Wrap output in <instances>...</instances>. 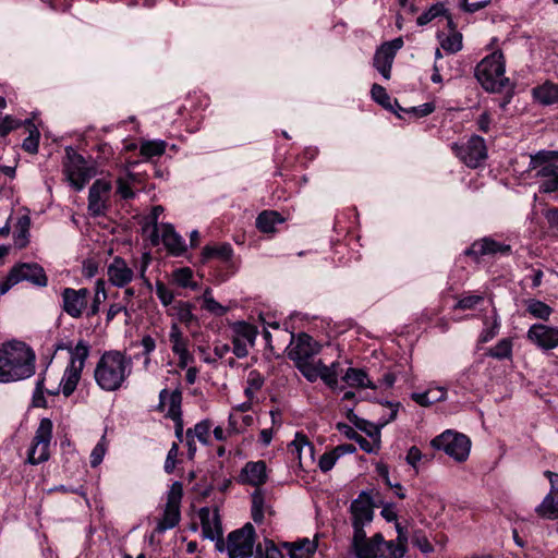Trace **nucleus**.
I'll use <instances>...</instances> for the list:
<instances>
[{
	"label": "nucleus",
	"instance_id": "2eb2a0df",
	"mask_svg": "<svg viewBox=\"0 0 558 558\" xmlns=\"http://www.w3.org/2000/svg\"><path fill=\"white\" fill-rule=\"evenodd\" d=\"M527 339L543 350H551L558 347V328L534 324L527 331Z\"/></svg>",
	"mask_w": 558,
	"mask_h": 558
},
{
	"label": "nucleus",
	"instance_id": "423d86ee",
	"mask_svg": "<svg viewBox=\"0 0 558 558\" xmlns=\"http://www.w3.org/2000/svg\"><path fill=\"white\" fill-rule=\"evenodd\" d=\"M436 450H442L457 462H464L471 450V439L461 433L447 429L430 441Z\"/></svg>",
	"mask_w": 558,
	"mask_h": 558
},
{
	"label": "nucleus",
	"instance_id": "338daca9",
	"mask_svg": "<svg viewBox=\"0 0 558 558\" xmlns=\"http://www.w3.org/2000/svg\"><path fill=\"white\" fill-rule=\"evenodd\" d=\"M435 110V105L433 102H425L416 107H412L409 111L413 112L416 117L423 118L430 113H433Z\"/></svg>",
	"mask_w": 558,
	"mask_h": 558
},
{
	"label": "nucleus",
	"instance_id": "603ef678",
	"mask_svg": "<svg viewBox=\"0 0 558 558\" xmlns=\"http://www.w3.org/2000/svg\"><path fill=\"white\" fill-rule=\"evenodd\" d=\"M175 310L178 319L181 323L190 325L195 319L192 313V305L189 302H179Z\"/></svg>",
	"mask_w": 558,
	"mask_h": 558
},
{
	"label": "nucleus",
	"instance_id": "13d9d810",
	"mask_svg": "<svg viewBox=\"0 0 558 558\" xmlns=\"http://www.w3.org/2000/svg\"><path fill=\"white\" fill-rule=\"evenodd\" d=\"M338 456L335 450L325 452L318 460V466L322 472L326 473L330 471L338 460Z\"/></svg>",
	"mask_w": 558,
	"mask_h": 558
},
{
	"label": "nucleus",
	"instance_id": "de8ad7c7",
	"mask_svg": "<svg viewBox=\"0 0 558 558\" xmlns=\"http://www.w3.org/2000/svg\"><path fill=\"white\" fill-rule=\"evenodd\" d=\"M484 301L480 294H462L454 305L456 310H473Z\"/></svg>",
	"mask_w": 558,
	"mask_h": 558
},
{
	"label": "nucleus",
	"instance_id": "6ab92c4d",
	"mask_svg": "<svg viewBox=\"0 0 558 558\" xmlns=\"http://www.w3.org/2000/svg\"><path fill=\"white\" fill-rule=\"evenodd\" d=\"M267 466L265 461H250L241 471L240 478L242 483L259 487L267 481Z\"/></svg>",
	"mask_w": 558,
	"mask_h": 558
},
{
	"label": "nucleus",
	"instance_id": "8fccbe9b",
	"mask_svg": "<svg viewBox=\"0 0 558 558\" xmlns=\"http://www.w3.org/2000/svg\"><path fill=\"white\" fill-rule=\"evenodd\" d=\"M553 157H558V151L541 150L537 154L531 156L529 168L531 170H534V169L538 170V169H541L542 166L549 165L548 161Z\"/></svg>",
	"mask_w": 558,
	"mask_h": 558
},
{
	"label": "nucleus",
	"instance_id": "b1692460",
	"mask_svg": "<svg viewBox=\"0 0 558 558\" xmlns=\"http://www.w3.org/2000/svg\"><path fill=\"white\" fill-rule=\"evenodd\" d=\"M534 99L544 106L558 104V85L551 82L536 86L532 89Z\"/></svg>",
	"mask_w": 558,
	"mask_h": 558
},
{
	"label": "nucleus",
	"instance_id": "0e129e2a",
	"mask_svg": "<svg viewBox=\"0 0 558 558\" xmlns=\"http://www.w3.org/2000/svg\"><path fill=\"white\" fill-rule=\"evenodd\" d=\"M99 268V262L92 257L83 262L82 272L86 278H93L97 275Z\"/></svg>",
	"mask_w": 558,
	"mask_h": 558
},
{
	"label": "nucleus",
	"instance_id": "e2e57ef3",
	"mask_svg": "<svg viewBox=\"0 0 558 558\" xmlns=\"http://www.w3.org/2000/svg\"><path fill=\"white\" fill-rule=\"evenodd\" d=\"M423 458H424V456L422 454V451L416 446H412L408 450L405 461L409 465H411L415 470V473H417L418 472L417 464Z\"/></svg>",
	"mask_w": 558,
	"mask_h": 558
},
{
	"label": "nucleus",
	"instance_id": "864d4df0",
	"mask_svg": "<svg viewBox=\"0 0 558 558\" xmlns=\"http://www.w3.org/2000/svg\"><path fill=\"white\" fill-rule=\"evenodd\" d=\"M210 428L211 422L209 420H203L194 426L196 438L204 445L209 442Z\"/></svg>",
	"mask_w": 558,
	"mask_h": 558
},
{
	"label": "nucleus",
	"instance_id": "c03bdc74",
	"mask_svg": "<svg viewBox=\"0 0 558 558\" xmlns=\"http://www.w3.org/2000/svg\"><path fill=\"white\" fill-rule=\"evenodd\" d=\"M440 45L445 51L456 53L462 49V35L458 32H453L441 39Z\"/></svg>",
	"mask_w": 558,
	"mask_h": 558
},
{
	"label": "nucleus",
	"instance_id": "f704fd0d",
	"mask_svg": "<svg viewBox=\"0 0 558 558\" xmlns=\"http://www.w3.org/2000/svg\"><path fill=\"white\" fill-rule=\"evenodd\" d=\"M167 147L162 140L145 141L141 144V155L147 159L161 156Z\"/></svg>",
	"mask_w": 558,
	"mask_h": 558
},
{
	"label": "nucleus",
	"instance_id": "aec40b11",
	"mask_svg": "<svg viewBox=\"0 0 558 558\" xmlns=\"http://www.w3.org/2000/svg\"><path fill=\"white\" fill-rule=\"evenodd\" d=\"M288 448L293 458L299 460L301 466L314 461V446L302 433H296Z\"/></svg>",
	"mask_w": 558,
	"mask_h": 558
},
{
	"label": "nucleus",
	"instance_id": "3c124183",
	"mask_svg": "<svg viewBox=\"0 0 558 558\" xmlns=\"http://www.w3.org/2000/svg\"><path fill=\"white\" fill-rule=\"evenodd\" d=\"M173 280L181 288L193 287V271L189 267H182L173 271Z\"/></svg>",
	"mask_w": 558,
	"mask_h": 558
},
{
	"label": "nucleus",
	"instance_id": "a19ab883",
	"mask_svg": "<svg viewBox=\"0 0 558 558\" xmlns=\"http://www.w3.org/2000/svg\"><path fill=\"white\" fill-rule=\"evenodd\" d=\"M29 226H31V219L27 215H22L17 218L14 227H13V236L15 241H24L27 240V236L29 235Z\"/></svg>",
	"mask_w": 558,
	"mask_h": 558
},
{
	"label": "nucleus",
	"instance_id": "0eeeda50",
	"mask_svg": "<svg viewBox=\"0 0 558 558\" xmlns=\"http://www.w3.org/2000/svg\"><path fill=\"white\" fill-rule=\"evenodd\" d=\"M96 173L97 170L94 162L86 160L72 148L66 149L64 174L71 186L76 191H81Z\"/></svg>",
	"mask_w": 558,
	"mask_h": 558
},
{
	"label": "nucleus",
	"instance_id": "052dcab7",
	"mask_svg": "<svg viewBox=\"0 0 558 558\" xmlns=\"http://www.w3.org/2000/svg\"><path fill=\"white\" fill-rule=\"evenodd\" d=\"M178 453H179V444L173 442L170 450L168 451V454H167V458L165 461V465H163L165 472L167 474H171L174 471Z\"/></svg>",
	"mask_w": 558,
	"mask_h": 558
},
{
	"label": "nucleus",
	"instance_id": "4d7b16f0",
	"mask_svg": "<svg viewBox=\"0 0 558 558\" xmlns=\"http://www.w3.org/2000/svg\"><path fill=\"white\" fill-rule=\"evenodd\" d=\"M356 428L364 432L371 438H379L380 437V425H374L367 420L361 418L359 423L355 425Z\"/></svg>",
	"mask_w": 558,
	"mask_h": 558
},
{
	"label": "nucleus",
	"instance_id": "4c0bfd02",
	"mask_svg": "<svg viewBox=\"0 0 558 558\" xmlns=\"http://www.w3.org/2000/svg\"><path fill=\"white\" fill-rule=\"evenodd\" d=\"M490 357L497 360L510 359L512 355V342L510 339L504 338L488 351Z\"/></svg>",
	"mask_w": 558,
	"mask_h": 558
},
{
	"label": "nucleus",
	"instance_id": "6e6552de",
	"mask_svg": "<svg viewBox=\"0 0 558 558\" xmlns=\"http://www.w3.org/2000/svg\"><path fill=\"white\" fill-rule=\"evenodd\" d=\"M456 156L469 168L480 167L487 158L485 140L478 135H472L465 143L452 145Z\"/></svg>",
	"mask_w": 558,
	"mask_h": 558
},
{
	"label": "nucleus",
	"instance_id": "5701e85b",
	"mask_svg": "<svg viewBox=\"0 0 558 558\" xmlns=\"http://www.w3.org/2000/svg\"><path fill=\"white\" fill-rule=\"evenodd\" d=\"M539 179L538 191L541 193H553L558 190V167L555 165H544L535 173Z\"/></svg>",
	"mask_w": 558,
	"mask_h": 558
},
{
	"label": "nucleus",
	"instance_id": "412c9836",
	"mask_svg": "<svg viewBox=\"0 0 558 558\" xmlns=\"http://www.w3.org/2000/svg\"><path fill=\"white\" fill-rule=\"evenodd\" d=\"M109 281L119 288L125 287L133 279V270L128 266L124 259L116 257L108 266Z\"/></svg>",
	"mask_w": 558,
	"mask_h": 558
},
{
	"label": "nucleus",
	"instance_id": "f8f14e48",
	"mask_svg": "<svg viewBox=\"0 0 558 558\" xmlns=\"http://www.w3.org/2000/svg\"><path fill=\"white\" fill-rule=\"evenodd\" d=\"M111 187L109 180L99 179L94 182L88 195V211L90 215L100 216L106 213Z\"/></svg>",
	"mask_w": 558,
	"mask_h": 558
},
{
	"label": "nucleus",
	"instance_id": "c85d7f7f",
	"mask_svg": "<svg viewBox=\"0 0 558 558\" xmlns=\"http://www.w3.org/2000/svg\"><path fill=\"white\" fill-rule=\"evenodd\" d=\"M535 512L544 519H558V495L547 494L543 501L536 507Z\"/></svg>",
	"mask_w": 558,
	"mask_h": 558
},
{
	"label": "nucleus",
	"instance_id": "a878e982",
	"mask_svg": "<svg viewBox=\"0 0 558 558\" xmlns=\"http://www.w3.org/2000/svg\"><path fill=\"white\" fill-rule=\"evenodd\" d=\"M286 218L276 210H264L256 218V227L264 233H271L276 230L277 225H281Z\"/></svg>",
	"mask_w": 558,
	"mask_h": 558
},
{
	"label": "nucleus",
	"instance_id": "20e7f679",
	"mask_svg": "<svg viewBox=\"0 0 558 558\" xmlns=\"http://www.w3.org/2000/svg\"><path fill=\"white\" fill-rule=\"evenodd\" d=\"M475 76L488 92H500L509 82L505 75V59L500 51L485 57L475 68Z\"/></svg>",
	"mask_w": 558,
	"mask_h": 558
},
{
	"label": "nucleus",
	"instance_id": "9d476101",
	"mask_svg": "<svg viewBox=\"0 0 558 558\" xmlns=\"http://www.w3.org/2000/svg\"><path fill=\"white\" fill-rule=\"evenodd\" d=\"M167 399L169 401V409L166 416L174 422L175 437L179 442H182L184 428L181 411L182 392L179 389H175L169 393L167 389H162L159 393V408L165 405Z\"/></svg>",
	"mask_w": 558,
	"mask_h": 558
},
{
	"label": "nucleus",
	"instance_id": "09e8293b",
	"mask_svg": "<svg viewBox=\"0 0 558 558\" xmlns=\"http://www.w3.org/2000/svg\"><path fill=\"white\" fill-rule=\"evenodd\" d=\"M371 94H372L373 99L376 102L381 105L384 108L393 110L392 99L387 94L386 89L383 86H380L378 84H374L372 86Z\"/></svg>",
	"mask_w": 558,
	"mask_h": 558
},
{
	"label": "nucleus",
	"instance_id": "79ce46f5",
	"mask_svg": "<svg viewBox=\"0 0 558 558\" xmlns=\"http://www.w3.org/2000/svg\"><path fill=\"white\" fill-rule=\"evenodd\" d=\"M320 363L322 361H318L316 364L313 361H307L295 364V366L307 380L313 383L319 376Z\"/></svg>",
	"mask_w": 558,
	"mask_h": 558
},
{
	"label": "nucleus",
	"instance_id": "ddd939ff",
	"mask_svg": "<svg viewBox=\"0 0 558 558\" xmlns=\"http://www.w3.org/2000/svg\"><path fill=\"white\" fill-rule=\"evenodd\" d=\"M163 211L161 206H155L151 215L154 219V226L150 231L151 244H183V239L179 233L175 232L174 228L170 223L156 222L158 216Z\"/></svg>",
	"mask_w": 558,
	"mask_h": 558
},
{
	"label": "nucleus",
	"instance_id": "a18cd8bd",
	"mask_svg": "<svg viewBox=\"0 0 558 558\" xmlns=\"http://www.w3.org/2000/svg\"><path fill=\"white\" fill-rule=\"evenodd\" d=\"M509 252H510V246H478V251L474 250V246H471L465 250L464 254L466 256L474 255L475 259L478 260V255L484 256V255H489V254H495V253L506 254Z\"/></svg>",
	"mask_w": 558,
	"mask_h": 558
},
{
	"label": "nucleus",
	"instance_id": "9b49d317",
	"mask_svg": "<svg viewBox=\"0 0 558 558\" xmlns=\"http://www.w3.org/2000/svg\"><path fill=\"white\" fill-rule=\"evenodd\" d=\"M232 329V351L239 359L246 357L248 355L247 345H254L257 330L255 327L245 322L235 323Z\"/></svg>",
	"mask_w": 558,
	"mask_h": 558
},
{
	"label": "nucleus",
	"instance_id": "37998d69",
	"mask_svg": "<svg viewBox=\"0 0 558 558\" xmlns=\"http://www.w3.org/2000/svg\"><path fill=\"white\" fill-rule=\"evenodd\" d=\"M135 180V174L126 172L125 177H119L117 180V190L122 198H132L134 193L131 189V182Z\"/></svg>",
	"mask_w": 558,
	"mask_h": 558
},
{
	"label": "nucleus",
	"instance_id": "bb28decb",
	"mask_svg": "<svg viewBox=\"0 0 558 558\" xmlns=\"http://www.w3.org/2000/svg\"><path fill=\"white\" fill-rule=\"evenodd\" d=\"M83 369L73 365H68L60 381V387L64 397H70L76 389L81 380Z\"/></svg>",
	"mask_w": 558,
	"mask_h": 558
},
{
	"label": "nucleus",
	"instance_id": "774afa93",
	"mask_svg": "<svg viewBox=\"0 0 558 558\" xmlns=\"http://www.w3.org/2000/svg\"><path fill=\"white\" fill-rule=\"evenodd\" d=\"M337 430L344 435L348 439L355 440L359 437V433L349 424L339 422L336 425Z\"/></svg>",
	"mask_w": 558,
	"mask_h": 558
},
{
	"label": "nucleus",
	"instance_id": "39448f33",
	"mask_svg": "<svg viewBox=\"0 0 558 558\" xmlns=\"http://www.w3.org/2000/svg\"><path fill=\"white\" fill-rule=\"evenodd\" d=\"M255 529L251 523L228 535L227 551L230 558H263V546L254 553Z\"/></svg>",
	"mask_w": 558,
	"mask_h": 558
},
{
	"label": "nucleus",
	"instance_id": "473e14b6",
	"mask_svg": "<svg viewBox=\"0 0 558 558\" xmlns=\"http://www.w3.org/2000/svg\"><path fill=\"white\" fill-rule=\"evenodd\" d=\"M445 16L448 20V23H451L449 20V16L447 15V9L444 3H435L433 4L428 10L423 12L416 20L417 25L424 26L432 22L433 20L437 17Z\"/></svg>",
	"mask_w": 558,
	"mask_h": 558
},
{
	"label": "nucleus",
	"instance_id": "a211bd4d",
	"mask_svg": "<svg viewBox=\"0 0 558 558\" xmlns=\"http://www.w3.org/2000/svg\"><path fill=\"white\" fill-rule=\"evenodd\" d=\"M199 519L202 533L205 538L215 541V538L222 535V526L217 510L211 511L209 508L204 507L199 510Z\"/></svg>",
	"mask_w": 558,
	"mask_h": 558
},
{
	"label": "nucleus",
	"instance_id": "c756f323",
	"mask_svg": "<svg viewBox=\"0 0 558 558\" xmlns=\"http://www.w3.org/2000/svg\"><path fill=\"white\" fill-rule=\"evenodd\" d=\"M395 57L391 52H388L384 47H379L374 56V66L384 76V78H390L391 66Z\"/></svg>",
	"mask_w": 558,
	"mask_h": 558
},
{
	"label": "nucleus",
	"instance_id": "58836bf2",
	"mask_svg": "<svg viewBox=\"0 0 558 558\" xmlns=\"http://www.w3.org/2000/svg\"><path fill=\"white\" fill-rule=\"evenodd\" d=\"M337 363H332L330 366L320 363L319 378L330 388L336 389L338 386V374L336 367Z\"/></svg>",
	"mask_w": 558,
	"mask_h": 558
},
{
	"label": "nucleus",
	"instance_id": "6e6d98bb",
	"mask_svg": "<svg viewBox=\"0 0 558 558\" xmlns=\"http://www.w3.org/2000/svg\"><path fill=\"white\" fill-rule=\"evenodd\" d=\"M432 393L433 392H429V390L424 392H413L411 395V399L422 407H429L435 402L442 401V395H439V397H430Z\"/></svg>",
	"mask_w": 558,
	"mask_h": 558
},
{
	"label": "nucleus",
	"instance_id": "dca6fc26",
	"mask_svg": "<svg viewBox=\"0 0 558 558\" xmlns=\"http://www.w3.org/2000/svg\"><path fill=\"white\" fill-rule=\"evenodd\" d=\"M320 351V345L307 333H300L295 345L290 350L289 357L295 364L313 361V357Z\"/></svg>",
	"mask_w": 558,
	"mask_h": 558
},
{
	"label": "nucleus",
	"instance_id": "2f4dec72",
	"mask_svg": "<svg viewBox=\"0 0 558 558\" xmlns=\"http://www.w3.org/2000/svg\"><path fill=\"white\" fill-rule=\"evenodd\" d=\"M169 341L171 342V350L174 354L187 351L189 340L183 337V332L177 323L171 324Z\"/></svg>",
	"mask_w": 558,
	"mask_h": 558
},
{
	"label": "nucleus",
	"instance_id": "bf43d9fd",
	"mask_svg": "<svg viewBox=\"0 0 558 558\" xmlns=\"http://www.w3.org/2000/svg\"><path fill=\"white\" fill-rule=\"evenodd\" d=\"M156 295L165 306L171 304L174 298L172 291L161 281L156 282Z\"/></svg>",
	"mask_w": 558,
	"mask_h": 558
},
{
	"label": "nucleus",
	"instance_id": "4be33fe9",
	"mask_svg": "<svg viewBox=\"0 0 558 558\" xmlns=\"http://www.w3.org/2000/svg\"><path fill=\"white\" fill-rule=\"evenodd\" d=\"M51 438L52 422L49 418H43L37 427V448L40 446V454L37 457V464L49 460Z\"/></svg>",
	"mask_w": 558,
	"mask_h": 558
},
{
	"label": "nucleus",
	"instance_id": "f03ea898",
	"mask_svg": "<svg viewBox=\"0 0 558 558\" xmlns=\"http://www.w3.org/2000/svg\"><path fill=\"white\" fill-rule=\"evenodd\" d=\"M35 353L23 341L10 340L0 347V383L8 384L29 378L34 374Z\"/></svg>",
	"mask_w": 558,
	"mask_h": 558
},
{
	"label": "nucleus",
	"instance_id": "393cba45",
	"mask_svg": "<svg viewBox=\"0 0 558 558\" xmlns=\"http://www.w3.org/2000/svg\"><path fill=\"white\" fill-rule=\"evenodd\" d=\"M70 361L68 365H73L84 369L86 361L90 354V345L84 339H80L74 347L68 348Z\"/></svg>",
	"mask_w": 558,
	"mask_h": 558
},
{
	"label": "nucleus",
	"instance_id": "680f3d73",
	"mask_svg": "<svg viewBox=\"0 0 558 558\" xmlns=\"http://www.w3.org/2000/svg\"><path fill=\"white\" fill-rule=\"evenodd\" d=\"M248 387L245 388V396L252 400L254 397V391L259 390L264 384V380L259 377L258 374L251 373L248 377Z\"/></svg>",
	"mask_w": 558,
	"mask_h": 558
},
{
	"label": "nucleus",
	"instance_id": "c9c22d12",
	"mask_svg": "<svg viewBox=\"0 0 558 558\" xmlns=\"http://www.w3.org/2000/svg\"><path fill=\"white\" fill-rule=\"evenodd\" d=\"M34 116L29 119H26L24 121L16 119L10 114L8 116H0V136L4 137L7 136L11 131L21 128L24 124H31Z\"/></svg>",
	"mask_w": 558,
	"mask_h": 558
},
{
	"label": "nucleus",
	"instance_id": "cd10ccee",
	"mask_svg": "<svg viewBox=\"0 0 558 558\" xmlns=\"http://www.w3.org/2000/svg\"><path fill=\"white\" fill-rule=\"evenodd\" d=\"M342 379L350 387L376 389V385L368 378L366 372L361 368L349 367Z\"/></svg>",
	"mask_w": 558,
	"mask_h": 558
},
{
	"label": "nucleus",
	"instance_id": "7ed1b4c3",
	"mask_svg": "<svg viewBox=\"0 0 558 558\" xmlns=\"http://www.w3.org/2000/svg\"><path fill=\"white\" fill-rule=\"evenodd\" d=\"M132 373V357L118 350L105 351L94 369L97 386L108 392L119 390Z\"/></svg>",
	"mask_w": 558,
	"mask_h": 558
},
{
	"label": "nucleus",
	"instance_id": "72a5a7b5",
	"mask_svg": "<svg viewBox=\"0 0 558 558\" xmlns=\"http://www.w3.org/2000/svg\"><path fill=\"white\" fill-rule=\"evenodd\" d=\"M233 255V251L231 246H204L202 252L203 260H208L211 258H217L223 263H227L231 259Z\"/></svg>",
	"mask_w": 558,
	"mask_h": 558
},
{
	"label": "nucleus",
	"instance_id": "1a4fd4ad",
	"mask_svg": "<svg viewBox=\"0 0 558 558\" xmlns=\"http://www.w3.org/2000/svg\"><path fill=\"white\" fill-rule=\"evenodd\" d=\"M183 495L182 484L174 482L167 496V504L163 510L162 518L159 520L156 532L163 533L167 530L175 527L181 519L180 504Z\"/></svg>",
	"mask_w": 558,
	"mask_h": 558
},
{
	"label": "nucleus",
	"instance_id": "e433bc0d",
	"mask_svg": "<svg viewBox=\"0 0 558 558\" xmlns=\"http://www.w3.org/2000/svg\"><path fill=\"white\" fill-rule=\"evenodd\" d=\"M526 311L535 318L544 320L548 319L553 313V310L549 305L535 299H532L527 302Z\"/></svg>",
	"mask_w": 558,
	"mask_h": 558
},
{
	"label": "nucleus",
	"instance_id": "69168bd1",
	"mask_svg": "<svg viewBox=\"0 0 558 558\" xmlns=\"http://www.w3.org/2000/svg\"><path fill=\"white\" fill-rule=\"evenodd\" d=\"M265 558H283V553L271 539H265L264 548Z\"/></svg>",
	"mask_w": 558,
	"mask_h": 558
},
{
	"label": "nucleus",
	"instance_id": "5fc2aeb1",
	"mask_svg": "<svg viewBox=\"0 0 558 558\" xmlns=\"http://www.w3.org/2000/svg\"><path fill=\"white\" fill-rule=\"evenodd\" d=\"M106 450V437L102 436L90 453V465L93 468L98 466L102 462Z\"/></svg>",
	"mask_w": 558,
	"mask_h": 558
},
{
	"label": "nucleus",
	"instance_id": "7c9ffc66",
	"mask_svg": "<svg viewBox=\"0 0 558 558\" xmlns=\"http://www.w3.org/2000/svg\"><path fill=\"white\" fill-rule=\"evenodd\" d=\"M289 548L290 558H312L316 550V544L308 538H304L299 543L284 544Z\"/></svg>",
	"mask_w": 558,
	"mask_h": 558
},
{
	"label": "nucleus",
	"instance_id": "ea45409f",
	"mask_svg": "<svg viewBox=\"0 0 558 558\" xmlns=\"http://www.w3.org/2000/svg\"><path fill=\"white\" fill-rule=\"evenodd\" d=\"M264 505L265 498L263 493L259 489H256L252 494V519L256 523H260L264 519Z\"/></svg>",
	"mask_w": 558,
	"mask_h": 558
},
{
	"label": "nucleus",
	"instance_id": "f3484780",
	"mask_svg": "<svg viewBox=\"0 0 558 558\" xmlns=\"http://www.w3.org/2000/svg\"><path fill=\"white\" fill-rule=\"evenodd\" d=\"M23 280L35 282V267L33 264L23 263L14 266L5 280L0 282V294H5L13 286Z\"/></svg>",
	"mask_w": 558,
	"mask_h": 558
},
{
	"label": "nucleus",
	"instance_id": "4468645a",
	"mask_svg": "<svg viewBox=\"0 0 558 558\" xmlns=\"http://www.w3.org/2000/svg\"><path fill=\"white\" fill-rule=\"evenodd\" d=\"M88 296L89 291L86 288L78 290L65 288L62 292L64 312L73 318L81 317L87 306Z\"/></svg>",
	"mask_w": 558,
	"mask_h": 558
},
{
	"label": "nucleus",
	"instance_id": "49530a36",
	"mask_svg": "<svg viewBox=\"0 0 558 558\" xmlns=\"http://www.w3.org/2000/svg\"><path fill=\"white\" fill-rule=\"evenodd\" d=\"M203 307L216 315V316H223L228 313L229 307L221 305L219 302H217L211 295L209 291H206L204 293V305Z\"/></svg>",
	"mask_w": 558,
	"mask_h": 558
},
{
	"label": "nucleus",
	"instance_id": "f257e3e1",
	"mask_svg": "<svg viewBox=\"0 0 558 558\" xmlns=\"http://www.w3.org/2000/svg\"><path fill=\"white\" fill-rule=\"evenodd\" d=\"M353 527L352 548L356 558H403L407 548L385 541L381 533L366 537L365 527L374 519V504L371 495L362 492L350 505Z\"/></svg>",
	"mask_w": 558,
	"mask_h": 558
}]
</instances>
